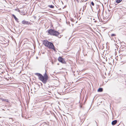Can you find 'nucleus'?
<instances>
[{
  "mask_svg": "<svg viewBox=\"0 0 126 126\" xmlns=\"http://www.w3.org/2000/svg\"><path fill=\"white\" fill-rule=\"evenodd\" d=\"M46 72H46L44 74V76H43L41 74L39 73H36L35 74L38 76L39 79L42 81L44 84L46 83L48 79V76Z\"/></svg>",
  "mask_w": 126,
  "mask_h": 126,
  "instance_id": "obj_1",
  "label": "nucleus"
},
{
  "mask_svg": "<svg viewBox=\"0 0 126 126\" xmlns=\"http://www.w3.org/2000/svg\"><path fill=\"white\" fill-rule=\"evenodd\" d=\"M47 32H48L49 34L50 35H54L56 36H57L60 34L59 32L52 29L49 30Z\"/></svg>",
  "mask_w": 126,
  "mask_h": 126,
  "instance_id": "obj_2",
  "label": "nucleus"
},
{
  "mask_svg": "<svg viewBox=\"0 0 126 126\" xmlns=\"http://www.w3.org/2000/svg\"><path fill=\"white\" fill-rule=\"evenodd\" d=\"M47 47L49 48H50L53 49L54 50H55L54 46L53 44L51 42H50V43L49 44V45Z\"/></svg>",
  "mask_w": 126,
  "mask_h": 126,
  "instance_id": "obj_3",
  "label": "nucleus"
},
{
  "mask_svg": "<svg viewBox=\"0 0 126 126\" xmlns=\"http://www.w3.org/2000/svg\"><path fill=\"white\" fill-rule=\"evenodd\" d=\"M58 61L63 63H65L66 62L64 60V59L62 57H59L58 59Z\"/></svg>",
  "mask_w": 126,
  "mask_h": 126,
  "instance_id": "obj_4",
  "label": "nucleus"
},
{
  "mask_svg": "<svg viewBox=\"0 0 126 126\" xmlns=\"http://www.w3.org/2000/svg\"><path fill=\"white\" fill-rule=\"evenodd\" d=\"M50 42H48L46 40H44L43 41V43L47 47L48 46V45H49V44L50 43Z\"/></svg>",
  "mask_w": 126,
  "mask_h": 126,
  "instance_id": "obj_5",
  "label": "nucleus"
},
{
  "mask_svg": "<svg viewBox=\"0 0 126 126\" xmlns=\"http://www.w3.org/2000/svg\"><path fill=\"white\" fill-rule=\"evenodd\" d=\"M22 24L23 25H29L30 24V22L28 21L23 20L22 21Z\"/></svg>",
  "mask_w": 126,
  "mask_h": 126,
  "instance_id": "obj_6",
  "label": "nucleus"
},
{
  "mask_svg": "<svg viewBox=\"0 0 126 126\" xmlns=\"http://www.w3.org/2000/svg\"><path fill=\"white\" fill-rule=\"evenodd\" d=\"M117 121L116 120H115L112 121V122L111 124L113 125H115L117 123Z\"/></svg>",
  "mask_w": 126,
  "mask_h": 126,
  "instance_id": "obj_7",
  "label": "nucleus"
},
{
  "mask_svg": "<svg viewBox=\"0 0 126 126\" xmlns=\"http://www.w3.org/2000/svg\"><path fill=\"white\" fill-rule=\"evenodd\" d=\"M103 91V89L102 88H100L98 90V92H102Z\"/></svg>",
  "mask_w": 126,
  "mask_h": 126,
  "instance_id": "obj_8",
  "label": "nucleus"
},
{
  "mask_svg": "<svg viewBox=\"0 0 126 126\" xmlns=\"http://www.w3.org/2000/svg\"><path fill=\"white\" fill-rule=\"evenodd\" d=\"M12 16H13V17H14V18H15V20L16 21H17V20H18V18H17L16 17V16L14 14H13L12 15Z\"/></svg>",
  "mask_w": 126,
  "mask_h": 126,
  "instance_id": "obj_9",
  "label": "nucleus"
},
{
  "mask_svg": "<svg viewBox=\"0 0 126 126\" xmlns=\"http://www.w3.org/2000/svg\"><path fill=\"white\" fill-rule=\"evenodd\" d=\"M48 7L51 8H53L54 7V6L52 5H49Z\"/></svg>",
  "mask_w": 126,
  "mask_h": 126,
  "instance_id": "obj_10",
  "label": "nucleus"
},
{
  "mask_svg": "<svg viewBox=\"0 0 126 126\" xmlns=\"http://www.w3.org/2000/svg\"><path fill=\"white\" fill-rule=\"evenodd\" d=\"M122 0H116V2L118 3H119L120 2H121Z\"/></svg>",
  "mask_w": 126,
  "mask_h": 126,
  "instance_id": "obj_11",
  "label": "nucleus"
},
{
  "mask_svg": "<svg viewBox=\"0 0 126 126\" xmlns=\"http://www.w3.org/2000/svg\"><path fill=\"white\" fill-rule=\"evenodd\" d=\"M3 101H4L6 102H8V100L7 99H2Z\"/></svg>",
  "mask_w": 126,
  "mask_h": 126,
  "instance_id": "obj_12",
  "label": "nucleus"
},
{
  "mask_svg": "<svg viewBox=\"0 0 126 126\" xmlns=\"http://www.w3.org/2000/svg\"><path fill=\"white\" fill-rule=\"evenodd\" d=\"M91 3L92 5L93 6H94V3L93 1H92Z\"/></svg>",
  "mask_w": 126,
  "mask_h": 126,
  "instance_id": "obj_13",
  "label": "nucleus"
},
{
  "mask_svg": "<svg viewBox=\"0 0 126 126\" xmlns=\"http://www.w3.org/2000/svg\"><path fill=\"white\" fill-rule=\"evenodd\" d=\"M115 35V34H112L111 35V36H114Z\"/></svg>",
  "mask_w": 126,
  "mask_h": 126,
  "instance_id": "obj_14",
  "label": "nucleus"
},
{
  "mask_svg": "<svg viewBox=\"0 0 126 126\" xmlns=\"http://www.w3.org/2000/svg\"><path fill=\"white\" fill-rule=\"evenodd\" d=\"M75 1H76L78 3L79 2V0H74Z\"/></svg>",
  "mask_w": 126,
  "mask_h": 126,
  "instance_id": "obj_15",
  "label": "nucleus"
}]
</instances>
